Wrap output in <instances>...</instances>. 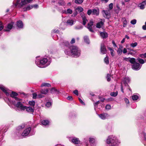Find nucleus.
Returning <instances> with one entry per match:
<instances>
[{
    "label": "nucleus",
    "instance_id": "c85d7f7f",
    "mask_svg": "<svg viewBox=\"0 0 146 146\" xmlns=\"http://www.w3.org/2000/svg\"><path fill=\"white\" fill-rule=\"evenodd\" d=\"M25 109L27 111L29 112H33L34 111V109L32 108L31 107H27L26 106Z\"/></svg>",
    "mask_w": 146,
    "mask_h": 146
},
{
    "label": "nucleus",
    "instance_id": "13d9d810",
    "mask_svg": "<svg viewBox=\"0 0 146 146\" xmlns=\"http://www.w3.org/2000/svg\"><path fill=\"white\" fill-rule=\"evenodd\" d=\"M92 13V11L91 9L88 10L87 13V14L89 15H91Z\"/></svg>",
    "mask_w": 146,
    "mask_h": 146
},
{
    "label": "nucleus",
    "instance_id": "e2e57ef3",
    "mask_svg": "<svg viewBox=\"0 0 146 146\" xmlns=\"http://www.w3.org/2000/svg\"><path fill=\"white\" fill-rule=\"evenodd\" d=\"M59 32V31L58 30H56V29H54L52 31V33H58Z\"/></svg>",
    "mask_w": 146,
    "mask_h": 146
},
{
    "label": "nucleus",
    "instance_id": "3c124183",
    "mask_svg": "<svg viewBox=\"0 0 146 146\" xmlns=\"http://www.w3.org/2000/svg\"><path fill=\"white\" fill-rule=\"evenodd\" d=\"M111 76V75L110 74H108L107 75L106 78L107 79V80L109 82L110 81L111 79L110 78Z\"/></svg>",
    "mask_w": 146,
    "mask_h": 146
},
{
    "label": "nucleus",
    "instance_id": "412c9836",
    "mask_svg": "<svg viewBox=\"0 0 146 146\" xmlns=\"http://www.w3.org/2000/svg\"><path fill=\"white\" fill-rule=\"evenodd\" d=\"M100 35L103 38H106L108 36V34L106 32H100Z\"/></svg>",
    "mask_w": 146,
    "mask_h": 146
},
{
    "label": "nucleus",
    "instance_id": "a878e982",
    "mask_svg": "<svg viewBox=\"0 0 146 146\" xmlns=\"http://www.w3.org/2000/svg\"><path fill=\"white\" fill-rule=\"evenodd\" d=\"M50 93L52 94L58 93V91L54 88H52L50 91Z\"/></svg>",
    "mask_w": 146,
    "mask_h": 146
},
{
    "label": "nucleus",
    "instance_id": "ea45409f",
    "mask_svg": "<svg viewBox=\"0 0 146 146\" xmlns=\"http://www.w3.org/2000/svg\"><path fill=\"white\" fill-rule=\"evenodd\" d=\"M123 27H125L127 24V20L125 18H123Z\"/></svg>",
    "mask_w": 146,
    "mask_h": 146
},
{
    "label": "nucleus",
    "instance_id": "f704fd0d",
    "mask_svg": "<svg viewBox=\"0 0 146 146\" xmlns=\"http://www.w3.org/2000/svg\"><path fill=\"white\" fill-rule=\"evenodd\" d=\"M41 87L47 86L50 87V84L46 83H42L40 86Z\"/></svg>",
    "mask_w": 146,
    "mask_h": 146
},
{
    "label": "nucleus",
    "instance_id": "2f4dec72",
    "mask_svg": "<svg viewBox=\"0 0 146 146\" xmlns=\"http://www.w3.org/2000/svg\"><path fill=\"white\" fill-rule=\"evenodd\" d=\"M137 61L141 64H143L145 63L144 60L139 58H138L137 59Z\"/></svg>",
    "mask_w": 146,
    "mask_h": 146
},
{
    "label": "nucleus",
    "instance_id": "6ab92c4d",
    "mask_svg": "<svg viewBox=\"0 0 146 146\" xmlns=\"http://www.w3.org/2000/svg\"><path fill=\"white\" fill-rule=\"evenodd\" d=\"M71 141L72 143L75 144H78L79 143L80 141L79 139L76 137H74L72 140Z\"/></svg>",
    "mask_w": 146,
    "mask_h": 146
},
{
    "label": "nucleus",
    "instance_id": "6e6552de",
    "mask_svg": "<svg viewBox=\"0 0 146 146\" xmlns=\"http://www.w3.org/2000/svg\"><path fill=\"white\" fill-rule=\"evenodd\" d=\"M31 130V127H29L24 130L22 134L23 136H27L29 134Z\"/></svg>",
    "mask_w": 146,
    "mask_h": 146
},
{
    "label": "nucleus",
    "instance_id": "c756f323",
    "mask_svg": "<svg viewBox=\"0 0 146 146\" xmlns=\"http://www.w3.org/2000/svg\"><path fill=\"white\" fill-rule=\"evenodd\" d=\"M74 21L72 19L68 20L67 21V24L71 26L73 25L74 24Z\"/></svg>",
    "mask_w": 146,
    "mask_h": 146
},
{
    "label": "nucleus",
    "instance_id": "58836bf2",
    "mask_svg": "<svg viewBox=\"0 0 146 146\" xmlns=\"http://www.w3.org/2000/svg\"><path fill=\"white\" fill-rule=\"evenodd\" d=\"M29 103L30 105L33 106H34L35 104V102L34 101H29Z\"/></svg>",
    "mask_w": 146,
    "mask_h": 146
},
{
    "label": "nucleus",
    "instance_id": "7c9ffc66",
    "mask_svg": "<svg viewBox=\"0 0 146 146\" xmlns=\"http://www.w3.org/2000/svg\"><path fill=\"white\" fill-rule=\"evenodd\" d=\"M139 96L136 94H133L132 96V99L133 101L137 100L139 98Z\"/></svg>",
    "mask_w": 146,
    "mask_h": 146
},
{
    "label": "nucleus",
    "instance_id": "e433bc0d",
    "mask_svg": "<svg viewBox=\"0 0 146 146\" xmlns=\"http://www.w3.org/2000/svg\"><path fill=\"white\" fill-rule=\"evenodd\" d=\"M136 62V60L134 58H131L130 60V62L131 64H134Z\"/></svg>",
    "mask_w": 146,
    "mask_h": 146
},
{
    "label": "nucleus",
    "instance_id": "bb28decb",
    "mask_svg": "<svg viewBox=\"0 0 146 146\" xmlns=\"http://www.w3.org/2000/svg\"><path fill=\"white\" fill-rule=\"evenodd\" d=\"M108 49L110 50L111 56H113L115 55V54L113 49L110 47H108Z\"/></svg>",
    "mask_w": 146,
    "mask_h": 146
},
{
    "label": "nucleus",
    "instance_id": "5fc2aeb1",
    "mask_svg": "<svg viewBox=\"0 0 146 146\" xmlns=\"http://www.w3.org/2000/svg\"><path fill=\"white\" fill-rule=\"evenodd\" d=\"M33 98L34 99H36L37 97V94L36 93H33Z\"/></svg>",
    "mask_w": 146,
    "mask_h": 146
},
{
    "label": "nucleus",
    "instance_id": "393cba45",
    "mask_svg": "<svg viewBox=\"0 0 146 146\" xmlns=\"http://www.w3.org/2000/svg\"><path fill=\"white\" fill-rule=\"evenodd\" d=\"M48 91V90L46 89H42L40 91L41 94H47Z\"/></svg>",
    "mask_w": 146,
    "mask_h": 146
},
{
    "label": "nucleus",
    "instance_id": "b1692460",
    "mask_svg": "<svg viewBox=\"0 0 146 146\" xmlns=\"http://www.w3.org/2000/svg\"><path fill=\"white\" fill-rule=\"evenodd\" d=\"M25 127V125L24 124H22L18 126L16 128V129L18 131H20L23 129Z\"/></svg>",
    "mask_w": 146,
    "mask_h": 146
},
{
    "label": "nucleus",
    "instance_id": "864d4df0",
    "mask_svg": "<svg viewBox=\"0 0 146 146\" xmlns=\"http://www.w3.org/2000/svg\"><path fill=\"white\" fill-rule=\"evenodd\" d=\"M111 107L110 105L108 104L106 106V110H109L111 109Z\"/></svg>",
    "mask_w": 146,
    "mask_h": 146
},
{
    "label": "nucleus",
    "instance_id": "9d476101",
    "mask_svg": "<svg viewBox=\"0 0 146 146\" xmlns=\"http://www.w3.org/2000/svg\"><path fill=\"white\" fill-rule=\"evenodd\" d=\"M141 66L139 63H135L132 65V68L134 70H138L141 68Z\"/></svg>",
    "mask_w": 146,
    "mask_h": 146
},
{
    "label": "nucleus",
    "instance_id": "4468645a",
    "mask_svg": "<svg viewBox=\"0 0 146 146\" xmlns=\"http://www.w3.org/2000/svg\"><path fill=\"white\" fill-rule=\"evenodd\" d=\"M101 52L103 54L106 53L107 50L106 47L103 43H102L101 45Z\"/></svg>",
    "mask_w": 146,
    "mask_h": 146
},
{
    "label": "nucleus",
    "instance_id": "4c0bfd02",
    "mask_svg": "<svg viewBox=\"0 0 146 146\" xmlns=\"http://www.w3.org/2000/svg\"><path fill=\"white\" fill-rule=\"evenodd\" d=\"M58 3L60 5H65V2L64 1L62 0H60L58 2Z\"/></svg>",
    "mask_w": 146,
    "mask_h": 146
},
{
    "label": "nucleus",
    "instance_id": "f8f14e48",
    "mask_svg": "<svg viewBox=\"0 0 146 146\" xmlns=\"http://www.w3.org/2000/svg\"><path fill=\"white\" fill-rule=\"evenodd\" d=\"M94 22L92 20L90 21L89 22L88 24V29L89 31L91 32H93L94 31L92 30V26L93 25Z\"/></svg>",
    "mask_w": 146,
    "mask_h": 146
},
{
    "label": "nucleus",
    "instance_id": "603ef678",
    "mask_svg": "<svg viewBox=\"0 0 146 146\" xmlns=\"http://www.w3.org/2000/svg\"><path fill=\"white\" fill-rule=\"evenodd\" d=\"M136 20L135 19H134L131 21V23L133 25H135L136 23Z\"/></svg>",
    "mask_w": 146,
    "mask_h": 146
},
{
    "label": "nucleus",
    "instance_id": "0e129e2a",
    "mask_svg": "<svg viewBox=\"0 0 146 146\" xmlns=\"http://www.w3.org/2000/svg\"><path fill=\"white\" fill-rule=\"evenodd\" d=\"M130 58H124V59L126 61H129L130 62Z\"/></svg>",
    "mask_w": 146,
    "mask_h": 146
},
{
    "label": "nucleus",
    "instance_id": "cd10ccee",
    "mask_svg": "<svg viewBox=\"0 0 146 146\" xmlns=\"http://www.w3.org/2000/svg\"><path fill=\"white\" fill-rule=\"evenodd\" d=\"M99 14V10H97L96 9H94L92 10V14L94 15H98Z\"/></svg>",
    "mask_w": 146,
    "mask_h": 146
},
{
    "label": "nucleus",
    "instance_id": "37998d69",
    "mask_svg": "<svg viewBox=\"0 0 146 146\" xmlns=\"http://www.w3.org/2000/svg\"><path fill=\"white\" fill-rule=\"evenodd\" d=\"M100 101H97L96 102L94 103V109L96 110V108L97 107L98 104L99 103Z\"/></svg>",
    "mask_w": 146,
    "mask_h": 146
},
{
    "label": "nucleus",
    "instance_id": "f257e3e1",
    "mask_svg": "<svg viewBox=\"0 0 146 146\" xmlns=\"http://www.w3.org/2000/svg\"><path fill=\"white\" fill-rule=\"evenodd\" d=\"M33 0H15L13 2V6L15 7L20 8L23 7V11H27L32 9L33 7L36 9L38 7V5L35 4L34 5H29L27 4L31 2Z\"/></svg>",
    "mask_w": 146,
    "mask_h": 146
},
{
    "label": "nucleus",
    "instance_id": "338daca9",
    "mask_svg": "<svg viewBox=\"0 0 146 146\" xmlns=\"http://www.w3.org/2000/svg\"><path fill=\"white\" fill-rule=\"evenodd\" d=\"M112 43L113 45V46L115 47H117V46L116 45L115 41L114 40H112Z\"/></svg>",
    "mask_w": 146,
    "mask_h": 146
},
{
    "label": "nucleus",
    "instance_id": "4d7b16f0",
    "mask_svg": "<svg viewBox=\"0 0 146 146\" xmlns=\"http://www.w3.org/2000/svg\"><path fill=\"white\" fill-rule=\"evenodd\" d=\"M124 100L126 104H129V100L127 98H125Z\"/></svg>",
    "mask_w": 146,
    "mask_h": 146
},
{
    "label": "nucleus",
    "instance_id": "f03ea898",
    "mask_svg": "<svg viewBox=\"0 0 146 146\" xmlns=\"http://www.w3.org/2000/svg\"><path fill=\"white\" fill-rule=\"evenodd\" d=\"M38 57H36L35 63L38 67L43 68L48 66L50 63V62L48 61L46 58H42L40 60L37 59Z\"/></svg>",
    "mask_w": 146,
    "mask_h": 146
},
{
    "label": "nucleus",
    "instance_id": "79ce46f5",
    "mask_svg": "<svg viewBox=\"0 0 146 146\" xmlns=\"http://www.w3.org/2000/svg\"><path fill=\"white\" fill-rule=\"evenodd\" d=\"M110 95L111 96L115 97L117 95V92H112L110 94Z\"/></svg>",
    "mask_w": 146,
    "mask_h": 146
},
{
    "label": "nucleus",
    "instance_id": "bf43d9fd",
    "mask_svg": "<svg viewBox=\"0 0 146 146\" xmlns=\"http://www.w3.org/2000/svg\"><path fill=\"white\" fill-rule=\"evenodd\" d=\"M73 93L77 96H78V92L77 90H74L73 92Z\"/></svg>",
    "mask_w": 146,
    "mask_h": 146
},
{
    "label": "nucleus",
    "instance_id": "473e14b6",
    "mask_svg": "<svg viewBox=\"0 0 146 146\" xmlns=\"http://www.w3.org/2000/svg\"><path fill=\"white\" fill-rule=\"evenodd\" d=\"M64 52L66 54L69 56H71L73 55L71 53V51L70 52L68 50H66L64 51Z\"/></svg>",
    "mask_w": 146,
    "mask_h": 146
},
{
    "label": "nucleus",
    "instance_id": "6e6d98bb",
    "mask_svg": "<svg viewBox=\"0 0 146 146\" xmlns=\"http://www.w3.org/2000/svg\"><path fill=\"white\" fill-rule=\"evenodd\" d=\"M4 27L2 23L0 22V31H1L3 28Z\"/></svg>",
    "mask_w": 146,
    "mask_h": 146
},
{
    "label": "nucleus",
    "instance_id": "9b49d317",
    "mask_svg": "<svg viewBox=\"0 0 146 146\" xmlns=\"http://www.w3.org/2000/svg\"><path fill=\"white\" fill-rule=\"evenodd\" d=\"M129 78L128 77H126L123 80L121 83L124 84L125 86H128V87H129L128 88H129V90L131 91V90L129 86L128 85V83L129 82Z\"/></svg>",
    "mask_w": 146,
    "mask_h": 146
},
{
    "label": "nucleus",
    "instance_id": "1a4fd4ad",
    "mask_svg": "<svg viewBox=\"0 0 146 146\" xmlns=\"http://www.w3.org/2000/svg\"><path fill=\"white\" fill-rule=\"evenodd\" d=\"M60 45L62 47L64 46L68 47L69 45V43L68 41H66L62 39L60 40Z\"/></svg>",
    "mask_w": 146,
    "mask_h": 146
},
{
    "label": "nucleus",
    "instance_id": "de8ad7c7",
    "mask_svg": "<svg viewBox=\"0 0 146 146\" xmlns=\"http://www.w3.org/2000/svg\"><path fill=\"white\" fill-rule=\"evenodd\" d=\"M51 105V103L50 102H47L46 104V107L49 108L50 107Z\"/></svg>",
    "mask_w": 146,
    "mask_h": 146
},
{
    "label": "nucleus",
    "instance_id": "7ed1b4c3",
    "mask_svg": "<svg viewBox=\"0 0 146 146\" xmlns=\"http://www.w3.org/2000/svg\"><path fill=\"white\" fill-rule=\"evenodd\" d=\"M9 102L11 103H12V104L20 109L21 110H24L25 109L26 106L23 105L21 101L22 99L18 98H15V100L11 101L9 99H7Z\"/></svg>",
    "mask_w": 146,
    "mask_h": 146
},
{
    "label": "nucleus",
    "instance_id": "774afa93",
    "mask_svg": "<svg viewBox=\"0 0 146 146\" xmlns=\"http://www.w3.org/2000/svg\"><path fill=\"white\" fill-rule=\"evenodd\" d=\"M67 100H72V97L71 96H68L67 98Z\"/></svg>",
    "mask_w": 146,
    "mask_h": 146
},
{
    "label": "nucleus",
    "instance_id": "0eeeda50",
    "mask_svg": "<svg viewBox=\"0 0 146 146\" xmlns=\"http://www.w3.org/2000/svg\"><path fill=\"white\" fill-rule=\"evenodd\" d=\"M102 12L105 18L109 19L110 17L111 14L110 10H103L102 11Z\"/></svg>",
    "mask_w": 146,
    "mask_h": 146
},
{
    "label": "nucleus",
    "instance_id": "680f3d73",
    "mask_svg": "<svg viewBox=\"0 0 146 146\" xmlns=\"http://www.w3.org/2000/svg\"><path fill=\"white\" fill-rule=\"evenodd\" d=\"M44 96L42 95V94H40L38 95L37 98H42Z\"/></svg>",
    "mask_w": 146,
    "mask_h": 146
},
{
    "label": "nucleus",
    "instance_id": "8fccbe9b",
    "mask_svg": "<svg viewBox=\"0 0 146 146\" xmlns=\"http://www.w3.org/2000/svg\"><path fill=\"white\" fill-rule=\"evenodd\" d=\"M137 42H135L134 43H132L131 44L130 46L133 47H135L136 46H137Z\"/></svg>",
    "mask_w": 146,
    "mask_h": 146
},
{
    "label": "nucleus",
    "instance_id": "69168bd1",
    "mask_svg": "<svg viewBox=\"0 0 146 146\" xmlns=\"http://www.w3.org/2000/svg\"><path fill=\"white\" fill-rule=\"evenodd\" d=\"M78 11L80 12H82L83 11V9L81 7L78 8Z\"/></svg>",
    "mask_w": 146,
    "mask_h": 146
},
{
    "label": "nucleus",
    "instance_id": "dca6fc26",
    "mask_svg": "<svg viewBox=\"0 0 146 146\" xmlns=\"http://www.w3.org/2000/svg\"><path fill=\"white\" fill-rule=\"evenodd\" d=\"M17 26L19 29H22L23 27V24L22 22L20 20L17 22L16 24Z\"/></svg>",
    "mask_w": 146,
    "mask_h": 146
},
{
    "label": "nucleus",
    "instance_id": "c03bdc74",
    "mask_svg": "<svg viewBox=\"0 0 146 146\" xmlns=\"http://www.w3.org/2000/svg\"><path fill=\"white\" fill-rule=\"evenodd\" d=\"M104 62L106 64H108L109 63V61L108 60V56H106L104 58Z\"/></svg>",
    "mask_w": 146,
    "mask_h": 146
},
{
    "label": "nucleus",
    "instance_id": "2eb2a0df",
    "mask_svg": "<svg viewBox=\"0 0 146 146\" xmlns=\"http://www.w3.org/2000/svg\"><path fill=\"white\" fill-rule=\"evenodd\" d=\"M14 24V23L11 22L8 24L7 27V29L5 30V31H9L12 28Z\"/></svg>",
    "mask_w": 146,
    "mask_h": 146
},
{
    "label": "nucleus",
    "instance_id": "5701e85b",
    "mask_svg": "<svg viewBox=\"0 0 146 146\" xmlns=\"http://www.w3.org/2000/svg\"><path fill=\"white\" fill-rule=\"evenodd\" d=\"M89 141L92 146H94L95 145V141L94 138L92 137L90 138Z\"/></svg>",
    "mask_w": 146,
    "mask_h": 146
},
{
    "label": "nucleus",
    "instance_id": "423d86ee",
    "mask_svg": "<svg viewBox=\"0 0 146 146\" xmlns=\"http://www.w3.org/2000/svg\"><path fill=\"white\" fill-rule=\"evenodd\" d=\"M0 89L6 94L7 96H8L10 95V96L12 98H14L15 100V98H17L16 97L18 95V94L17 93L14 92H12L11 94H10L11 92H9L8 89L4 86L0 85Z\"/></svg>",
    "mask_w": 146,
    "mask_h": 146
},
{
    "label": "nucleus",
    "instance_id": "aec40b11",
    "mask_svg": "<svg viewBox=\"0 0 146 146\" xmlns=\"http://www.w3.org/2000/svg\"><path fill=\"white\" fill-rule=\"evenodd\" d=\"M73 11L72 10L70 9H68L66 11L63 10L62 11V13L65 14H71L72 13Z\"/></svg>",
    "mask_w": 146,
    "mask_h": 146
},
{
    "label": "nucleus",
    "instance_id": "a19ab883",
    "mask_svg": "<svg viewBox=\"0 0 146 146\" xmlns=\"http://www.w3.org/2000/svg\"><path fill=\"white\" fill-rule=\"evenodd\" d=\"M83 1V0H75V2L76 4H80Z\"/></svg>",
    "mask_w": 146,
    "mask_h": 146
},
{
    "label": "nucleus",
    "instance_id": "72a5a7b5",
    "mask_svg": "<svg viewBox=\"0 0 146 146\" xmlns=\"http://www.w3.org/2000/svg\"><path fill=\"white\" fill-rule=\"evenodd\" d=\"M41 123L43 125H46L48 124L49 121L47 120H44L42 121Z\"/></svg>",
    "mask_w": 146,
    "mask_h": 146
},
{
    "label": "nucleus",
    "instance_id": "052dcab7",
    "mask_svg": "<svg viewBox=\"0 0 146 146\" xmlns=\"http://www.w3.org/2000/svg\"><path fill=\"white\" fill-rule=\"evenodd\" d=\"M77 14V11H75L74 12L72 15H71L72 17H74L76 16Z\"/></svg>",
    "mask_w": 146,
    "mask_h": 146
},
{
    "label": "nucleus",
    "instance_id": "f3484780",
    "mask_svg": "<svg viewBox=\"0 0 146 146\" xmlns=\"http://www.w3.org/2000/svg\"><path fill=\"white\" fill-rule=\"evenodd\" d=\"M81 16L83 20V24L85 25L86 23V22L88 21V20L86 19L85 15L83 13H81Z\"/></svg>",
    "mask_w": 146,
    "mask_h": 146
},
{
    "label": "nucleus",
    "instance_id": "a18cd8bd",
    "mask_svg": "<svg viewBox=\"0 0 146 146\" xmlns=\"http://www.w3.org/2000/svg\"><path fill=\"white\" fill-rule=\"evenodd\" d=\"M113 3H111L109 5L108 7L109 8V9H108V10H111L113 8Z\"/></svg>",
    "mask_w": 146,
    "mask_h": 146
},
{
    "label": "nucleus",
    "instance_id": "09e8293b",
    "mask_svg": "<svg viewBox=\"0 0 146 146\" xmlns=\"http://www.w3.org/2000/svg\"><path fill=\"white\" fill-rule=\"evenodd\" d=\"M122 50L121 49H118L117 52L118 55H120L122 53Z\"/></svg>",
    "mask_w": 146,
    "mask_h": 146
},
{
    "label": "nucleus",
    "instance_id": "ddd939ff",
    "mask_svg": "<svg viewBox=\"0 0 146 146\" xmlns=\"http://www.w3.org/2000/svg\"><path fill=\"white\" fill-rule=\"evenodd\" d=\"M99 117L102 119H107L109 115L107 113H103L98 115Z\"/></svg>",
    "mask_w": 146,
    "mask_h": 146
},
{
    "label": "nucleus",
    "instance_id": "4be33fe9",
    "mask_svg": "<svg viewBox=\"0 0 146 146\" xmlns=\"http://www.w3.org/2000/svg\"><path fill=\"white\" fill-rule=\"evenodd\" d=\"M146 5V0L145 1L139 5V7L141 9H143L145 8V5Z\"/></svg>",
    "mask_w": 146,
    "mask_h": 146
},
{
    "label": "nucleus",
    "instance_id": "20e7f679",
    "mask_svg": "<svg viewBox=\"0 0 146 146\" xmlns=\"http://www.w3.org/2000/svg\"><path fill=\"white\" fill-rule=\"evenodd\" d=\"M106 142V146H118L120 143L116 137H108Z\"/></svg>",
    "mask_w": 146,
    "mask_h": 146
},
{
    "label": "nucleus",
    "instance_id": "39448f33",
    "mask_svg": "<svg viewBox=\"0 0 146 146\" xmlns=\"http://www.w3.org/2000/svg\"><path fill=\"white\" fill-rule=\"evenodd\" d=\"M70 50L73 56L77 57L80 55V50L77 46H71L70 47Z\"/></svg>",
    "mask_w": 146,
    "mask_h": 146
},
{
    "label": "nucleus",
    "instance_id": "a211bd4d",
    "mask_svg": "<svg viewBox=\"0 0 146 146\" xmlns=\"http://www.w3.org/2000/svg\"><path fill=\"white\" fill-rule=\"evenodd\" d=\"M100 21L96 24V27L98 28H101L104 24V21H103V20L102 19H100Z\"/></svg>",
    "mask_w": 146,
    "mask_h": 146
},
{
    "label": "nucleus",
    "instance_id": "49530a36",
    "mask_svg": "<svg viewBox=\"0 0 146 146\" xmlns=\"http://www.w3.org/2000/svg\"><path fill=\"white\" fill-rule=\"evenodd\" d=\"M139 56L141 58H146V52L144 54H141L139 55Z\"/></svg>",
    "mask_w": 146,
    "mask_h": 146
},
{
    "label": "nucleus",
    "instance_id": "c9c22d12",
    "mask_svg": "<svg viewBox=\"0 0 146 146\" xmlns=\"http://www.w3.org/2000/svg\"><path fill=\"white\" fill-rule=\"evenodd\" d=\"M84 41L87 44H89L90 43L89 40L88 36H85L84 37Z\"/></svg>",
    "mask_w": 146,
    "mask_h": 146
}]
</instances>
